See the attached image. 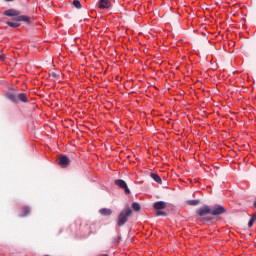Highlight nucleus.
Segmentation results:
<instances>
[{"instance_id":"obj_1","label":"nucleus","mask_w":256,"mask_h":256,"mask_svg":"<svg viewBox=\"0 0 256 256\" xmlns=\"http://www.w3.org/2000/svg\"><path fill=\"white\" fill-rule=\"evenodd\" d=\"M132 213L133 211L129 207L126 208L125 211H122L118 216L117 226L123 227V225H125V223H127V221L129 220V217H131Z\"/></svg>"},{"instance_id":"obj_2","label":"nucleus","mask_w":256,"mask_h":256,"mask_svg":"<svg viewBox=\"0 0 256 256\" xmlns=\"http://www.w3.org/2000/svg\"><path fill=\"white\" fill-rule=\"evenodd\" d=\"M58 165L63 169L69 167L71 165V159L67 155H60L58 158Z\"/></svg>"},{"instance_id":"obj_3","label":"nucleus","mask_w":256,"mask_h":256,"mask_svg":"<svg viewBox=\"0 0 256 256\" xmlns=\"http://www.w3.org/2000/svg\"><path fill=\"white\" fill-rule=\"evenodd\" d=\"M114 183L120 189H124V193L126 195L131 194V190H129V187L127 186V182H125L123 179H117V180L114 181Z\"/></svg>"},{"instance_id":"obj_4","label":"nucleus","mask_w":256,"mask_h":256,"mask_svg":"<svg viewBox=\"0 0 256 256\" xmlns=\"http://www.w3.org/2000/svg\"><path fill=\"white\" fill-rule=\"evenodd\" d=\"M226 209L225 207L218 205L211 208V215L217 216V215H223L225 213Z\"/></svg>"},{"instance_id":"obj_5","label":"nucleus","mask_w":256,"mask_h":256,"mask_svg":"<svg viewBox=\"0 0 256 256\" xmlns=\"http://www.w3.org/2000/svg\"><path fill=\"white\" fill-rule=\"evenodd\" d=\"M197 215H199V217H205V215H211V207L203 206L202 208L197 210Z\"/></svg>"},{"instance_id":"obj_6","label":"nucleus","mask_w":256,"mask_h":256,"mask_svg":"<svg viewBox=\"0 0 256 256\" xmlns=\"http://www.w3.org/2000/svg\"><path fill=\"white\" fill-rule=\"evenodd\" d=\"M3 15H6L7 17H19V15H21V12L15 9H8L4 11Z\"/></svg>"},{"instance_id":"obj_7","label":"nucleus","mask_w":256,"mask_h":256,"mask_svg":"<svg viewBox=\"0 0 256 256\" xmlns=\"http://www.w3.org/2000/svg\"><path fill=\"white\" fill-rule=\"evenodd\" d=\"M111 7V1L109 0H99L98 8L99 9H109Z\"/></svg>"},{"instance_id":"obj_8","label":"nucleus","mask_w":256,"mask_h":256,"mask_svg":"<svg viewBox=\"0 0 256 256\" xmlns=\"http://www.w3.org/2000/svg\"><path fill=\"white\" fill-rule=\"evenodd\" d=\"M13 21H16L19 23V21H23L24 23H31V18L29 16L21 15L18 17L13 18Z\"/></svg>"},{"instance_id":"obj_9","label":"nucleus","mask_w":256,"mask_h":256,"mask_svg":"<svg viewBox=\"0 0 256 256\" xmlns=\"http://www.w3.org/2000/svg\"><path fill=\"white\" fill-rule=\"evenodd\" d=\"M166 207H167V203H165L164 201H158L154 203V209L156 210L165 209Z\"/></svg>"},{"instance_id":"obj_10","label":"nucleus","mask_w":256,"mask_h":256,"mask_svg":"<svg viewBox=\"0 0 256 256\" xmlns=\"http://www.w3.org/2000/svg\"><path fill=\"white\" fill-rule=\"evenodd\" d=\"M17 101H21L22 103H28L29 99L27 98V94L26 93H19L17 95Z\"/></svg>"},{"instance_id":"obj_11","label":"nucleus","mask_w":256,"mask_h":256,"mask_svg":"<svg viewBox=\"0 0 256 256\" xmlns=\"http://www.w3.org/2000/svg\"><path fill=\"white\" fill-rule=\"evenodd\" d=\"M100 215H104L105 217H109V215H112L113 211L109 208H102L99 211Z\"/></svg>"},{"instance_id":"obj_12","label":"nucleus","mask_w":256,"mask_h":256,"mask_svg":"<svg viewBox=\"0 0 256 256\" xmlns=\"http://www.w3.org/2000/svg\"><path fill=\"white\" fill-rule=\"evenodd\" d=\"M150 177L156 181V183H159L160 185L163 183V180H161V177L157 175V173H151Z\"/></svg>"},{"instance_id":"obj_13","label":"nucleus","mask_w":256,"mask_h":256,"mask_svg":"<svg viewBox=\"0 0 256 256\" xmlns=\"http://www.w3.org/2000/svg\"><path fill=\"white\" fill-rule=\"evenodd\" d=\"M8 27H12L13 29H17V27H21V23L19 22H6Z\"/></svg>"},{"instance_id":"obj_14","label":"nucleus","mask_w":256,"mask_h":256,"mask_svg":"<svg viewBox=\"0 0 256 256\" xmlns=\"http://www.w3.org/2000/svg\"><path fill=\"white\" fill-rule=\"evenodd\" d=\"M22 211H23V214L20 215V217H27V215L31 213V208H29L28 206H24L22 207Z\"/></svg>"},{"instance_id":"obj_15","label":"nucleus","mask_w":256,"mask_h":256,"mask_svg":"<svg viewBox=\"0 0 256 256\" xmlns=\"http://www.w3.org/2000/svg\"><path fill=\"white\" fill-rule=\"evenodd\" d=\"M7 98L9 99V101H12V103H18L17 96H15V94L13 93H9L7 95Z\"/></svg>"},{"instance_id":"obj_16","label":"nucleus","mask_w":256,"mask_h":256,"mask_svg":"<svg viewBox=\"0 0 256 256\" xmlns=\"http://www.w3.org/2000/svg\"><path fill=\"white\" fill-rule=\"evenodd\" d=\"M132 209H133L134 211H141V204H139V203H137V202H134V203L132 204Z\"/></svg>"},{"instance_id":"obj_17","label":"nucleus","mask_w":256,"mask_h":256,"mask_svg":"<svg viewBox=\"0 0 256 256\" xmlns=\"http://www.w3.org/2000/svg\"><path fill=\"white\" fill-rule=\"evenodd\" d=\"M255 221H256V214H254V215L252 216V218L249 220V222H248V227H249V228L253 227V224L255 223Z\"/></svg>"},{"instance_id":"obj_18","label":"nucleus","mask_w":256,"mask_h":256,"mask_svg":"<svg viewBox=\"0 0 256 256\" xmlns=\"http://www.w3.org/2000/svg\"><path fill=\"white\" fill-rule=\"evenodd\" d=\"M187 203H188V205L195 207V206L199 205V200H189Z\"/></svg>"},{"instance_id":"obj_19","label":"nucleus","mask_w":256,"mask_h":256,"mask_svg":"<svg viewBox=\"0 0 256 256\" xmlns=\"http://www.w3.org/2000/svg\"><path fill=\"white\" fill-rule=\"evenodd\" d=\"M73 6L76 7V9H81V2L79 0H74Z\"/></svg>"},{"instance_id":"obj_20","label":"nucleus","mask_w":256,"mask_h":256,"mask_svg":"<svg viewBox=\"0 0 256 256\" xmlns=\"http://www.w3.org/2000/svg\"><path fill=\"white\" fill-rule=\"evenodd\" d=\"M167 215V213L161 211V210H157L156 212V217H165Z\"/></svg>"},{"instance_id":"obj_21","label":"nucleus","mask_w":256,"mask_h":256,"mask_svg":"<svg viewBox=\"0 0 256 256\" xmlns=\"http://www.w3.org/2000/svg\"><path fill=\"white\" fill-rule=\"evenodd\" d=\"M119 243H121V236L114 238V245H119Z\"/></svg>"},{"instance_id":"obj_22","label":"nucleus","mask_w":256,"mask_h":256,"mask_svg":"<svg viewBox=\"0 0 256 256\" xmlns=\"http://www.w3.org/2000/svg\"><path fill=\"white\" fill-rule=\"evenodd\" d=\"M52 76L54 77V79H57V73L52 72Z\"/></svg>"},{"instance_id":"obj_23","label":"nucleus","mask_w":256,"mask_h":256,"mask_svg":"<svg viewBox=\"0 0 256 256\" xmlns=\"http://www.w3.org/2000/svg\"><path fill=\"white\" fill-rule=\"evenodd\" d=\"M203 221H211V218H203Z\"/></svg>"},{"instance_id":"obj_24","label":"nucleus","mask_w":256,"mask_h":256,"mask_svg":"<svg viewBox=\"0 0 256 256\" xmlns=\"http://www.w3.org/2000/svg\"><path fill=\"white\" fill-rule=\"evenodd\" d=\"M6 2H11V1H13V0H5Z\"/></svg>"}]
</instances>
